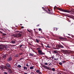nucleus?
<instances>
[{
	"label": "nucleus",
	"mask_w": 74,
	"mask_h": 74,
	"mask_svg": "<svg viewBox=\"0 0 74 74\" xmlns=\"http://www.w3.org/2000/svg\"><path fill=\"white\" fill-rule=\"evenodd\" d=\"M57 9L58 10H60V11H62V12H68V13L71 14H73V13L71 12L70 11L68 10H64L60 8H57Z\"/></svg>",
	"instance_id": "obj_1"
},
{
	"label": "nucleus",
	"mask_w": 74,
	"mask_h": 74,
	"mask_svg": "<svg viewBox=\"0 0 74 74\" xmlns=\"http://www.w3.org/2000/svg\"><path fill=\"white\" fill-rule=\"evenodd\" d=\"M58 48H67L68 49H70V48L69 46H68L66 45H65V47H64L61 45H58Z\"/></svg>",
	"instance_id": "obj_2"
},
{
	"label": "nucleus",
	"mask_w": 74,
	"mask_h": 74,
	"mask_svg": "<svg viewBox=\"0 0 74 74\" xmlns=\"http://www.w3.org/2000/svg\"><path fill=\"white\" fill-rule=\"evenodd\" d=\"M22 35V32H19V33L16 34V35L14 36L15 37H17L18 38H19L21 37Z\"/></svg>",
	"instance_id": "obj_3"
},
{
	"label": "nucleus",
	"mask_w": 74,
	"mask_h": 74,
	"mask_svg": "<svg viewBox=\"0 0 74 74\" xmlns=\"http://www.w3.org/2000/svg\"><path fill=\"white\" fill-rule=\"evenodd\" d=\"M42 8L44 11H46L47 13H49V14H52L53 12H52V10L51 11V10H50L49 9H47V10H48V11H49V12H48V11L46 10L45 8L44 7H42Z\"/></svg>",
	"instance_id": "obj_4"
},
{
	"label": "nucleus",
	"mask_w": 74,
	"mask_h": 74,
	"mask_svg": "<svg viewBox=\"0 0 74 74\" xmlns=\"http://www.w3.org/2000/svg\"><path fill=\"white\" fill-rule=\"evenodd\" d=\"M38 52L39 53L38 54H39V55H45V53H44L43 52H42V51L40 50H38Z\"/></svg>",
	"instance_id": "obj_5"
},
{
	"label": "nucleus",
	"mask_w": 74,
	"mask_h": 74,
	"mask_svg": "<svg viewBox=\"0 0 74 74\" xmlns=\"http://www.w3.org/2000/svg\"><path fill=\"white\" fill-rule=\"evenodd\" d=\"M63 53H64V54H67V53H71V52H69L68 51L64 50L63 51Z\"/></svg>",
	"instance_id": "obj_6"
},
{
	"label": "nucleus",
	"mask_w": 74,
	"mask_h": 74,
	"mask_svg": "<svg viewBox=\"0 0 74 74\" xmlns=\"http://www.w3.org/2000/svg\"><path fill=\"white\" fill-rule=\"evenodd\" d=\"M12 60V57H10L7 59V62H10Z\"/></svg>",
	"instance_id": "obj_7"
},
{
	"label": "nucleus",
	"mask_w": 74,
	"mask_h": 74,
	"mask_svg": "<svg viewBox=\"0 0 74 74\" xmlns=\"http://www.w3.org/2000/svg\"><path fill=\"white\" fill-rule=\"evenodd\" d=\"M5 47V46L4 45H1L0 46V49H4Z\"/></svg>",
	"instance_id": "obj_8"
},
{
	"label": "nucleus",
	"mask_w": 74,
	"mask_h": 74,
	"mask_svg": "<svg viewBox=\"0 0 74 74\" xmlns=\"http://www.w3.org/2000/svg\"><path fill=\"white\" fill-rule=\"evenodd\" d=\"M65 16H67L68 17H69V18H74V16L72 15H70L69 16H67L66 15H65Z\"/></svg>",
	"instance_id": "obj_9"
},
{
	"label": "nucleus",
	"mask_w": 74,
	"mask_h": 74,
	"mask_svg": "<svg viewBox=\"0 0 74 74\" xmlns=\"http://www.w3.org/2000/svg\"><path fill=\"white\" fill-rule=\"evenodd\" d=\"M2 68H3V69H7V67L5 66H3Z\"/></svg>",
	"instance_id": "obj_10"
},
{
	"label": "nucleus",
	"mask_w": 74,
	"mask_h": 74,
	"mask_svg": "<svg viewBox=\"0 0 74 74\" xmlns=\"http://www.w3.org/2000/svg\"><path fill=\"white\" fill-rule=\"evenodd\" d=\"M24 70L26 71L27 69V67L24 66L23 67Z\"/></svg>",
	"instance_id": "obj_11"
},
{
	"label": "nucleus",
	"mask_w": 74,
	"mask_h": 74,
	"mask_svg": "<svg viewBox=\"0 0 74 74\" xmlns=\"http://www.w3.org/2000/svg\"><path fill=\"white\" fill-rule=\"evenodd\" d=\"M44 66L45 67H46V69H47V70H51V69H50V68H49V67H48V66H46L45 65H44Z\"/></svg>",
	"instance_id": "obj_12"
},
{
	"label": "nucleus",
	"mask_w": 74,
	"mask_h": 74,
	"mask_svg": "<svg viewBox=\"0 0 74 74\" xmlns=\"http://www.w3.org/2000/svg\"><path fill=\"white\" fill-rule=\"evenodd\" d=\"M6 66H7L8 67H11V66H10V65L9 64H7Z\"/></svg>",
	"instance_id": "obj_13"
},
{
	"label": "nucleus",
	"mask_w": 74,
	"mask_h": 74,
	"mask_svg": "<svg viewBox=\"0 0 74 74\" xmlns=\"http://www.w3.org/2000/svg\"><path fill=\"white\" fill-rule=\"evenodd\" d=\"M59 38L60 40H65V38H63V37H60Z\"/></svg>",
	"instance_id": "obj_14"
},
{
	"label": "nucleus",
	"mask_w": 74,
	"mask_h": 74,
	"mask_svg": "<svg viewBox=\"0 0 74 74\" xmlns=\"http://www.w3.org/2000/svg\"><path fill=\"white\" fill-rule=\"evenodd\" d=\"M8 72L9 73H10V74H11V73H12V70H11V69H10L9 70Z\"/></svg>",
	"instance_id": "obj_15"
},
{
	"label": "nucleus",
	"mask_w": 74,
	"mask_h": 74,
	"mask_svg": "<svg viewBox=\"0 0 74 74\" xmlns=\"http://www.w3.org/2000/svg\"><path fill=\"white\" fill-rule=\"evenodd\" d=\"M53 31H55V30L56 31V30H58V28H53Z\"/></svg>",
	"instance_id": "obj_16"
},
{
	"label": "nucleus",
	"mask_w": 74,
	"mask_h": 74,
	"mask_svg": "<svg viewBox=\"0 0 74 74\" xmlns=\"http://www.w3.org/2000/svg\"><path fill=\"white\" fill-rule=\"evenodd\" d=\"M0 69L1 70H2V71H4V69H3V67L2 66H0Z\"/></svg>",
	"instance_id": "obj_17"
},
{
	"label": "nucleus",
	"mask_w": 74,
	"mask_h": 74,
	"mask_svg": "<svg viewBox=\"0 0 74 74\" xmlns=\"http://www.w3.org/2000/svg\"><path fill=\"white\" fill-rule=\"evenodd\" d=\"M29 56H34V54H33V53H30Z\"/></svg>",
	"instance_id": "obj_18"
},
{
	"label": "nucleus",
	"mask_w": 74,
	"mask_h": 74,
	"mask_svg": "<svg viewBox=\"0 0 74 74\" xmlns=\"http://www.w3.org/2000/svg\"><path fill=\"white\" fill-rule=\"evenodd\" d=\"M30 69L31 70H32V69H34V66H31L30 67Z\"/></svg>",
	"instance_id": "obj_19"
},
{
	"label": "nucleus",
	"mask_w": 74,
	"mask_h": 74,
	"mask_svg": "<svg viewBox=\"0 0 74 74\" xmlns=\"http://www.w3.org/2000/svg\"><path fill=\"white\" fill-rule=\"evenodd\" d=\"M36 71V73H38V74L40 72V70H37Z\"/></svg>",
	"instance_id": "obj_20"
},
{
	"label": "nucleus",
	"mask_w": 74,
	"mask_h": 74,
	"mask_svg": "<svg viewBox=\"0 0 74 74\" xmlns=\"http://www.w3.org/2000/svg\"><path fill=\"white\" fill-rule=\"evenodd\" d=\"M11 42L13 44H14V43H15V40H12V41Z\"/></svg>",
	"instance_id": "obj_21"
},
{
	"label": "nucleus",
	"mask_w": 74,
	"mask_h": 74,
	"mask_svg": "<svg viewBox=\"0 0 74 74\" xmlns=\"http://www.w3.org/2000/svg\"><path fill=\"white\" fill-rule=\"evenodd\" d=\"M25 58L22 56H21V57L20 58L21 59L20 60H22V59H23Z\"/></svg>",
	"instance_id": "obj_22"
},
{
	"label": "nucleus",
	"mask_w": 74,
	"mask_h": 74,
	"mask_svg": "<svg viewBox=\"0 0 74 74\" xmlns=\"http://www.w3.org/2000/svg\"><path fill=\"white\" fill-rule=\"evenodd\" d=\"M49 63H48V64H49V66H50L51 64V61H49Z\"/></svg>",
	"instance_id": "obj_23"
},
{
	"label": "nucleus",
	"mask_w": 74,
	"mask_h": 74,
	"mask_svg": "<svg viewBox=\"0 0 74 74\" xmlns=\"http://www.w3.org/2000/svg\"><path fill=\"white\" fill-rule=\"evenodd\" d=\"M23 45H20V46H18V47L19 48H21L22 47V46H23Z\"/></svg>",
	"instance_id": "obj_24"
},
{
	"label": "nucleus",
	"mask_w": 74,
	"mask_h": 74,
	"mask_svg": "<svg viewBox=\"0 0 74 74\" xmlns=\"http://www.w3.org/2000/svg\"><path fill=\"white\" fill-rule=\"evenodd\" d=\"M14 56L15 57H16V58H18V56H19V55L16 54Z\"/></svg>",
	"instance_id": "obj_25"
},
{
	"label": "nucleus",
	"mask_w": 74,
	"mask_h": 74,
	"mask_svg": "<svg viewBox=\"0 0 74 74\" xmlns=\"http://www.w3.org/2000/svg\"><path fill=\"white\" fill-rule=\"evenodd\" d=\"M17 67H18V68H21V67H22V66H21L20 65H18Z\"/></svg>",
	"instance_id": "obj_26"
},
{
	"label": "nucleus",
	"mask_w": 74,
	"mask_h": 74,
	"mask_svg": "<svg viewBox=\"0 0 74 74\" xmlns=\"http://www.w3.org/2000/svg\"><path fill=\"white\" fill-rule=\"evenodd\" d=\"M50 47H51V46H50V45H47V48H50Z\"/></svg>",
	"instance_id": "obj_27"
},
{
	"label": "nucleus",
	"mask_w": 74,
	"mask_h": 74,
	"mask_svg": "<svg viewBox=\"0 0 74 74\" xmlns=\"http://www.w3.org/2000/svg\"><path fill=\"white\" fill-rule=\"evenodd\" d=\"M3 31H6V30H7V29H5V28H4L3 29H2Z\"/></svg>",
	"instance_id": "obj_28"
},
{
	"label": "nucleus",
	"mask_w": 74,
	"mask_h": 74,
	"mask_svg": "<svg viewBox=\"0 0 74 74\" xmlns=\"http://www.w3.org/2000/svg\"><path fill=\"white\" fill-rule=\"evenodd\" d=\"M54 53H58V52H57L56 51H53Z\"/></svg>",
	"instance_id": "obj_29"
},
{
	"label": "nucleus",
	"mask_w": 74,
	"mask_h": 74,
	"mask_svg": "<svg viewBox=\"0 0 74 74\" xmlns=\"http://www.w3.org/2000/svg\"><path fill=\"white\" fill-rule=\"evenodd\" d=\"M36 40L37 42L38 43V42H39V41L38 40V39H36Z\"/></svg>",
	"instance_id": "obj_30"
},
{
	"label": "nucleus",
	"mask_w": 74,
	"mask_h": 74,
	"mask_svg": "<svg viewBox=\"0 0 74 74\" xmlns=\"http://www.w3.org/2000/svg\"><path fill=\"white\" fill-rule=\"evenodd\" d=\"M22 54H23V52L21 53H19V55H22Z\"/></svg>",
	"instance_id": "obj_31"
},
{
	"label": "nucleus",
	"mask_w": 74,
	"mask_h": 74,
	"mask_svg": "<svg viewBox=\"0 0 74 74\" xmlns=\"http://www.w3.org/2000/svg\"><path fill=\"white\" fill-rule=\"evenodd\" d=\"M5 35H6V34L3 33L2 34V36H5Z\"/></svg>",
	"instance_id": "obj_32"
},
{
	"label": "nucleus",
	"mask_w": 74,
	"mask_h": 74,
	"mask_svg": "<svg viewBox=\"0 0 74 74\" xmlns=\"http://www.w3.org/2000/svg\"><path fill=\"white\" fill-rule=\"evenodd\" d=\"M59 64L60 65H62V62H60Z\"/></svg>",
	"instance_id": "obj_33"
},
{
	"label": "nucleus",
	"mask_w": 74,
	"mask_h": 74,
	"mask_svg": "<svg viewBox=\"0 0 74 74\" xmlns=\"http://www.w3.org/2000/svg\"><path fill=\"white\" fill-rule=\"evenodd\" d=\"M45 65H48V63L46 62L44 64Z\"/></svg>",
	"instance_id": "obj_34"
},
{
	"label": "nucleus",
	"mask_w": 74,
	"mask_h": 74,
	"mask_svg": "<svg viewBox=\"0 0 74 74\" xmlns=\"http://www.w3.org/2000/svg\"><path fill=\"white\" fill-rule=\"evenodd\" d=\"M52 71H55V68H52Z\"/></svg>",
	"instance_id": "obj_35"
},
{
	"label": "nucleus",
	"mask_w": 74,
	"mask_h": 74,
	"mask_svg": "<svg viewBox=\"0 0 74 74\" xmlns=\"http://www.w3.org/2000/svg\"><path fill=\"white\" fill-rule=\"evenodd\" d=\"M26 66H27V67H27V68H29V65H28L27 64Z\"/></svg>",
	"instance_id": "obj_36"
},
{
	"label": "nucleus",
	"mask_w": 74,
	"mask_h": 74,
	"mask_svg": "<svg viewBox=\"0 0 74 74\" xmlns=\"http://www.w3.org/2000/svg\"><path fill=\"white\" fill-rule=\"evenodd\" d=\"M38 74H42V72H40Z\"/></svg>",
	"instance_id": "obj_37"
},
{
	"label": "nucleus",
	"mask_w": 74,
	"mask_h": 74,
	"mask_svg": "<svg viewBox=\"0 0 74 74\" xmlns=\"http://www.w3.org/2000/svg\"><path fill=\"white\" fill-rule=\"evenodd\" d=\"M35 34H38V32H35Z\"/></svg>",
	"instance_id": "obj_38"
},
{
	"label": "nucleus",
	"mask_w": 74,
	"mask_h": 74,
	"mask_svg": "<svg viewBox=\"0 0 74 74\" xmlns=\"http://www.w3.org/2000/svg\"><path fill=\"white\" fill-rule=\"evenodd\" d=\"M34 74V73L33 72H32L31 73V74Z\"/></svg>",
	"instance_id": "obj_39"
},
{
	"label": "nucleus",
	"mask_w": 74,
	"mask_h": 74,
	"mask_svg": "<svg viewBox=\"0 0 74 74\" xmlns=\"http://www.w3.org/2000/svg\"><path fill=\"white\" fill-rule=\"evenodd\" d=\"M44 38V37H43V36L40 37V38Z\"/></svg>",
	"instance_id": "obj_40"
},
{
	"label": "nucleus",
	"mask_w": 74,
	"mask_h": 74,
	"mask_svg": "<svg viewBox=\"0 0 74 74\" xmlns=\"http://www.w3.org/2000/svg\"><path fill=\"white\" fill-rule=\"evenodd\" d=\"M15 32H19V31L18 30H15Z\"/></svg>",
	"instance_id": "obj_41"
},
{
	"label": "nucleus",
	"mask_w": 74,
	"mask_h": 74,
	"mask_svg": "<svg viewBox=\"0 0 74 74\" xmlns=\"http://www.w3.org/2000/svg\"><path fill=\"white\" fill-rule=\"evenodd\" d=\"M54 56H52V59H54Z\"/></svg>",
	"instance_id": "obj_42"
},
{
	"label": "nucleus",
	"mask_w": 74,
	"mask_h": 74,
	"mask_svg": "<svg viewBox=\"0 0 74 74\" xmlns=\"http://www.w3.org/2000/svg\"><path fill=\"white\" fill-rule=\"evenodd\" d=\"M68 21H69V22H71V21L69 20V19H68Z\"/></svg>",
	"instance_id": "obj_43"
},
{
	"label": "nucleus",
	"mask_w": 74,
	"mask_h": 74,
	"mask_svg": "<svg viewBox=\"0 0 74 74\" xmlns=\"http://www.w3.org/2000/svg\"><path fill=\"white\" fill-rule=\"evenodd\" d=\"M41 28H39V31H41Z\"/></svg>",
	"instance_id": "obj_44"
},
{
	"label": "nucleus",
	"mask_w": 74,
	"mask_h": 74,
	"mask_svg": "<svg viewBox=\"0 0 74 74\" xmlns=\"http://www.w3.org/2000/svg\"><path fill=\"white\" fill-rule=\"evenodd\" d=\"M59 58H56V60H58V59Z\"/></svg>",
	"instance_id": "obj_45"
},
{
	"label": "nucleus",
	"mask_w": 74,
	"mask_h": 74,
	"mask_svg": "<svg viewBox=\"0 0 74 74\" xmlns=\"http://www.w3.org/2000/svg\"><path fill=\"white\" fill-rule=\"evenodd\" d=\"M62 62V63H66V61H63Z\"/></svg>",
	"instance_id": "obj_46"
},
{
	"label": "nucleus",
	"mask_w": 74,
	"mask_h": 74,
	"mask_svg": "<svg viewBox=\"0 0 74 74\" xmlns=\"http://www.w3.org/2000/svg\"><path fill=\"white\" fill-rule=\"evenodd\" d=\"M4 74H8L7 72H4Z\"/></svg>",
	"instance_id": "obj_47"
},
{
	"label": "nucleus",
	"mask_w": 74,
	"mask_h": 74,
	"mask_svg": "<svg viewBox=\"0 0 74 74\" xmlns=\"http://www.w3.org/2000/svg\"><path fill=\"white\" fill-rule=\"evenodd\" d=\"M21 29H23L24 27L23 26H21Z\"/></svg>",
	"instance_id": "obj_48"
},
{
	"label": "nucleus",
	"mask_w": 74,
	"mask_h": 74,
	"mask_svg": "<svg viewBox=\"0 0 74 74\" xmlns=\"http://www.w3.org/2000/svg\"><path fill=\"white\" fill-rule=\"evenodd\" d=\"M4 48H7L8 47L7 46H5Z\"/></svg>",
	"instance_id": "obj_49"
},
{
	"label": "nucleus",
	"mask_w": 74,
	"mask_h": 74,
	"mask_svg": "<svg viewBox=\"0 0 74 74\" xmlns=\"http://www.w3.org/2000/svg\"><path fill=\"white\" fill-rule=\"evenodd\" d=\"M41 45L42 46H42H43V44H42V43H41Z\"/></svg>",
	"instance_id": "obj_50"
},
{
	"label": "nucleus",
	"mask_w": 74,
	"mask_h": 74,
	"mask_svg": "<svg viewBox=\"0 0 74 74\" xmlns=\"http://www.w3.org/2000/svg\"><path fill=\"white\" fill-rule=\"evenodd\" d=\"M0 33H1V34L3 33L2 32H1V31H0Z\"/></svg>",
	"instance_id": "obj_51"
},
{
	"label": "nucleus",
	"mask_w": 74,
	"mask_h": 74,
	"mask_svg": "<svg viewBox=\"0 0 74 74\" xmlns=\"http://www.w3.org/2000/svg\"><path fill=\"white\" fill-rule=\"evenodd\" d=\"M40 26L39 24L38 25H36V26L37 27V26Z\"/></svg>",
	"instance_id": "obj_52"
},
{
	"label": "nucleus",
	"mask_w": 74,
	"mask_h": 74,
	"mask_svg": "<svg viewBox=\"0 0 74 74\" xmlns=\"http://www.w3.org/2000/svg\"><path fill=\"white\" fill-rule=\"evenodd\" d=\"M38 38H41V37H40V36H38Z\"/></svg>",
	"instance_id": "obj_53"
},
{
	"label": "nucleus",
	"mask_w": 74,
	"mask_h": 74,
	"mask_svg": "<svg viewBox=\"0 0 74 74\" xmlns=\"http://www.w3.org/2000/svg\"><path fill=\"white\" fill-rule=\"evenodd\" d=\"M24 74H27V73H24Z\"/></svg>",
	"instance_id": "obj_54"
},
{
	"label": "nucleus",
	"mask_w": 74,
	"mask_h": 74,
	"mask_svg": "<svg viewBox=\"0 0 74 74\" xmlns=\"http://www.w3.org/2000/svg\"><path fill=\"white\" fill-rule=\"evenodd\" d=\"M27 31L28 32H30V31H29V29L27 30Z\"/></svg>",
	"instance_id": "obj_55"
},
{
	"label": "nucleus",
	"mask_w": 74,
	"mask_h": 74,
	"mask_svg": "<svg viewBox=\"0 0 74 74\" xmlns=\"http://www.w3.org/2000/svg\"><path fill=\"white\" fill-rule=\"evenodd\" d=\"M59 57H60V59L61 57L60 56H59Z\"/></svg>",
	"instance_id": "obj_56"
},
{
	"label": "nucleus",
	"mask_w": 74,
	"mask_h": 74,
	"mask_svg": "<svg viewBox=\"0 0 74 74\" xmlns=\"http://www.w3.org/2000/svg\"><path fill=\"white\" fill-rule=\"evenodd\" d=\"M63 70H64V71H65V70H66V69H64Z\"/></svg>",
	"instance_id": "obj_57"
},
{
	"label": "nucleus",
	"mask_w": 74,
	"mask_h": 74,
	"mask_svg": "<svg viewBox=\"0 0 74 74\" xmlns=\"http://www.w3.org/2000/svg\"><path fill=\"white\" fill-rule=\"evenodd\" d=\"M20 25H21V26H22V24H20Z\"/></svg>",
	"instance_id": "obj_58"
},
{
	"label": "nucleus",
	"mask_w": 74,
	"mask_h": 74,
	"mask_svg": "<svg viewBox=\"0 0 74 74\" xmlns=\"http://www.w3.org/2000/svg\"><path fill=\"white\" fill-rule=\"evenodd\" d=\"M55 8H56L55 7H54V10H55Z\"/></svg>",
	"instance_id": "obj_59"
},
{
	"label": "nucleus",
	"mask_w": 74,
	"mask_h": 74,
	"mask_svg": "<svg viewBox=\"0 0 74 74\" xmlns=\"http://www.w3.org/2000/svg\"><path fill=\"white\" fill-rule=\"evenodd\" d=\"M21 60V58H20V60Z\"/></svg>",
	"instance_id": "obj_60"
},
{
	"label": "nucleus",
	"mask_w": 74,
	"mask_h": 74,
	"mask_svg": "<svg viewBox=\"0 0 74 74\" xmlns=\"http://www.w3.org/2000/svg\"><path fill=\"white\" fill-rule=\"evenodd\" d=\"M34 30H36V29H34Z\"/></svg>",
	"instance_id": "obj_61"
},
{
	"label": "nucleus",
	"mask_w": 74,
	"mask_h": 74,
	"mask_svg": "<svg viewBox=\"0 0 74 74\" xmlns=\"http://www.w3.org/2000/svg\"><path fill=\"white\" fill-rule=\"evenodd\" d=\"M56 58H54V60H56Z\"/></svg>",
	"instance_id": "obj_62"
},
{
	"label": "nucleus",
	"mask_w": 74,
	"mask_h": 74,
	"mask_svg": "<svg viewBox=\"0 0 74 74\" xmlns=\"http://www.w3.org/2000/svg\"><path fill=\"white\" fill-rule=\"evenodd\" d=\"M73 59H74V57H73Z\"/></svg>",
	"instance_id": "obj_63"
},
{
	"label": "nucleus",
	"mask_w": 74,
	"mask_h": 74,
	"mask_svg": "<svg viewBox=\"0 0 74 74\" xmlns=\"http://www.w3.org/2000/svg\"><path fill=\"white\" fill-rule=\"evenodd\" d=\"M16 27H17V26H16Z\"/></svg>",
	"instance_id": "obj_64"
}]
</instances>
